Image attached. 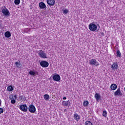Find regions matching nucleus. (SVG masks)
<instances>
[{"instance_id":"nucleus-1","label":"nucleus","mask_w":125,"mask_h":125,"mask_svg":"<svg viewBox=\"0 0 125 125\" xmlns=\"http://www.w3.org/2000/svg\"><path fill=\"white\" fill-rule=\"evenodd\" d=\"M89 29L92 32H95L97 30V25L94 23H91L89 25Z\"/></svg>"},{"instance_id":"nucleus-2","label":"nucleus","mask_w":125,"mask_h":125,"mask_svg":"<svg viewBox=\"0 0 125 125\" xmlns=\"http://www.w3.org/2000/svg\"><path fill=\"white\" fill-rule=\"evenodd\" d=\"M37 53L39 54V56L41 58H47L46 57V53H45L44 51H42V50L38 51Z\"/></svg>"},{"instance_id":"nucleus-3","label":"nucleus","mask_w":125,"mask_h":125,"mask_svg":"<svg viewBox=\"0 0 125 125\" xmlns=\"http://www.w3.org/2000/svg\"><path fill=\"white\" fill-rule=\"evenodd\" d=\"M19 108L22 112H27L28 111V106L26 104L19 105Z\"/></svg>"},{"instance_id":"nucleus-4","label":"nucleus","mask_w":125,"mask_h":125,"mask_svg":"<svg viewBox=\"0 0 125 125\" xmlns=\"http://www.w3.org/2000/svg\"><path fill=\"white\" fill-rule=\"evenodd\" d=\"M1 12L5 16H9V15H10L9 11L5 7H4V9H2Z\"/></svg>"},{"instance_id":"nucleus-5","label":"nucleus","mask_w":125,"mask_h":125,"mask_svg":"<svg viewBox=\"0 0 125 125\" xmlns=\"http://www.w3.org/2000/svg\"><path fill=\"white\" fill-rule=\"evenodd\" d=\"M28 110L32 114H35V112H36V107L33 104H30L28 107Z\"/></svg>"},{"instance_id":"nucleus-6","label":"nucleus","mask_w":125,"mask_h":125,"mask_svg":"<svg viewBox=\"0 0 125 125\" xmlns=\"http://www.w3.org/2000/svg\"><path fill=\"white\" fill-rule=\"evenodd\" d=\"M40 65L43 68H47V66L49 65L48 62H46V61H42L40 62Z\"/></svg>"},{"instance_id":"nucleus-7","label":"nucleus","mask_w":125,"mask_h":125,"mask_svg":"<svg viewBox=\"0 0 125 125\" xmlns=\"http://www.w3.org/2000/svg\"><path fill=\"white\" fill-rule=\"evenodd\" d=\"M89 64L94 65L96 67H97V66H99V63H98V62H97L95 59L91 60L89 62Z\"/></svg>"},{"instance_id":"nucleus-8","label":"nucleus","mask_w":125,"mask_h":125,"mask_svg":"<svg viewBox=\"0 0 125 125\" xmlns=\"http://www.w3.org/2000/svg\"><path fill=\"white\" fill-rule=\"evenodd\" d=\"M115 96H122L123 95V93L121 91V89L119 88L114 93Z\"/></svg>"},{"instance_id":"nucleus-9","label":"nucleus","mask_w":125,"mask_h":125,"mask_svg":"<svg viewBox=\"0 0 125 125\" xmlns=\"http://www.w3.org/2000/svg\"><path fill=\"white\" fill-rule=\"evenodd\" d=\"M39 6L40 9H46V5L43 2H41L39 4Z\"/></svg>"},{"instance_id":"nucleus-10","label":"nucleus","mask_w":125,"mask_h":125,"mask_svg":"<svg viewBox=\"0 0 125 125\" xmlns=\"http://www.w3.org/2000/svg\"><path fill=\"white\" fill-rule=\"evenodd\" d=\"M11 103L12 104H15L16 103V99H17V96L16 95H13L12 96V98H11Z\"/></svg>"},{"instance_id":"nucleus-11","label":"nucleus","mask_w":125,"mask_h":125,"mask_svg":"<svg viewBox=\"0 0 125 125\" xmlns=\"http://www.w3.org/2000/svg\"><path fill=\"white\" fill-rule=\"evenodd\" d=\"M53 79L56 82H59V81L61 80L60 76H59L58 74L54 75L53 77Z\"/></svg>"},{"instance_id":"nucleus-12","label":"nucleus","mask_w":125,"mask_h":125,"mask_svg":"<svg viewBox=\"0 0 125 125\" xmlns=\"http://www.w3.org/2000/svg\"><path fill=\"white\" fill-rule=\"evenodd\" d=\"M47 2L49 5L53 6L55 4V0H47Z\"/></svg>"},{"instance_id":"nucleus-13","label":"nucleus","mask_w":125,"mask_h":125,"mask_svg":"<svg viewBox=\"0 0 125 125\" xmlns=\"http://www.w3.org/2000/svg\"><path fill=\"white\" fill-rule=\"evenodd\" d=\"M119 67V65H118L117 62H114L112 65H111V69L112 70H117Z\"/></svg>"},{"instance_id":"nucleus-14","label":"nucleus","mask_w":125,"mask_h":125,"mask_svg":"<svg viewBox=\"0 0 125 125\" xmlns=\"http://www.w3.org/2000/svg\"><path fill=\"white\" fill-rule=\"evenodd\" d=\"M73 118L75 121H79L81 119V117L78 114L75 113L74 114Z\"/></svg>"},{"instance_id":"nucleus-15","label":"nucleus","mask_w":125,"mask_h":125,"mask_svg":"<svg viewBox=\"0 0 125 125\" xmlns=\"http://www.w3.org/2000/svg\"><path fill=\"white\" fill-rule=\"evenodd\" d=\"M117 84L113 83L110 85V88L112 90H116L117 89Z\"/></svg>"},{"instance_id":"nucleus-16","label":"nucleus","mask_w":125,"mask_h":125,"mask_svg":"<svg viewBox=\"0 0 125 125\" xmlns=\"http://www.w3.org/2000/svg\"><path fill=\"white\" fill-rule=\"evenodd\" d=\"M70 101H63L62 102V105L63 106H65V107H67V106H68V105H70Z\"/></svg>"},{"instance_id":"nucleus-17","label":"nucleus","mask_w":125,"mask_h":125,"mask_svg":"<svg viewBox=\"0 0 125 125\" xmlns=\"http://www.w3.org/2000/svg\"><path fill=\"white\" fill-rule=\"evenodd\" d=\"M4 35L6 38H10L11 37V33L9 31L6 32Z\"/></svg>"},{"instance_id":"nucleus-18","label":"nucleus","mask_w":125,"mask_h":125,"mask_svg":"<svg viewBox=\"0 0 125 125\" xmlns=\"http://www.w3.org/2000/svg\"><path fill=\"white\" fill-rule=\"evenodd\" d=\"M29 75H31V76H36V75H37V74H38V73L36 72H34L33 71H30L29 72Z\"/></svg>"},{"instance_id":"nucleus-19","label":"nucleus","mask_w":125,"mask_h":125,"mask_svg":"<svg viewBox=\"0 0 125 125\" xmlns=\"http://www.w3.org/2000/svg\"><path fill=\"white\" fill-rule=\"evenodd\" d=\"M43 97L44 100H49V95L48 94H45Z\"/></svg>"},{"instance_id":"nucleus-20","label":"nucleus","mask_w":125,"mask_h":125,"mask_svg":"<svg viewBox=\"0 0 125 125\" xmlns=\"http://www.w3.org/2000/svg\"><path fill=\"white\" fill-rule=\"evenodd\" d=\"M95 97L96 100H99L101 98L100 95H99L97 93L95 94Z\"/></svg>"},{"instance_id":"nucleus-21","label":"nucleus","mask_w":125,"mask_h":125,"mask_svg":"<svg viewBox=\"0 0 125 125\" xmlns=\"http://www.w3.org/2000/svg\"><path fill=\"white\" fill-rule=\"evenodd\" d=\"M116 54L117 57H121L122 56V54H121V52L119 50L117 51Z\"/></svg>"},{"instance_id":"nucleus-22","label":"nucleus","mask_w":125,"mask_h":125,"mask_svg":"<svg viewBox=\"0 0 125 125\" xmlns=\"http://www.w3.org/2000/svg\"><path fill=\"white\" fill-rule=\"evenodd\" d=\"M14 88L12 86H9L7 87V90L8 91H12L13 90Z\"/></svg>"},{"instance_id":"nucleus-23","label":"nucleus","mask_w":125,"mask_h":125,"mask_svg":"<svg viewBox=\"0 0 125 125\" xmlns=\"http://www.w3.org/2000/svg\"><path fill=\"white\" fill-rule=\"evenodd\" d=\"M89 104V103H88V101H85L83 102V105L85 107V106H87V105H88Z\"/></svg>"},{"instance_id":"nucleus-24","label":"nucleus","mask_w":125,"mask_h":125,"mask_svg":"<svg viewBox=\"0 0 125 125\" xmlns=\"http://www.w3.org/2000/svg\"><path fill=\"white\" fill-rule=\"evenodd\" d=\"M14 3L16 5H18V4H20V0H15Z\"/></svg>"},{"instance_id":"nucleus-25","label":"nucleus","mask_w":125,"mask_h":125,"mask_svg":"<svg viewBox=\"0 0 125 125\" xmlns=\"http://www.w3.org/2000/svg\"><path fill=\"white\" fill-rule=\"evenodd\" d=\"M103 116L106 118V117H107V111L104 110L103 112Z\"/></svg>"},{"instance_id":"nucleus-26","label":"nucleus","mask_w":125,"mask_h":125,"mask_svg":"<svg viewBox=\"0 0 125 125\" xmlns=\"http://www.w3.org/2000/svg\"><path fill=\"white\" fill-rule=\"evenodd\" d=\"M85 125H92V123L90 121H86L85 123Z\"/></svg>"},{"instance_id":"nucleus-27","label":"nucleus","mask_w":125,"mask_h":125,"mask_svg":"<svg viewBox=\"0 0 125 125\" xmlns=\"http://www.w3.org/2000/svg\"><path fill=\"white\" fill-rule=\"evenodd\" d=\"M15 65H16L17 67L18 68H20V66H21V64L17 62H15Z\"/></svg>"},{"instance_id":"nucleus-28","label":"nucleus","mask_w":125,"mask_h":125,"mask_svg":"<svg viewBox=\"0 0 125 125\" xmlns=\"http://www.w3.org/2000/svg\"><path fill=\"white\" fill-rule=\"evenodd\" d=\"M63 13L64 14H67L68 13V10L67 9H65L63 11Z\"/></svg>"},{"instance_id":"nucleus-29","label":"nucleus","mask_w":125,"mask_h":125,"mask_svg":"<svg viewBox=\"0 0 125 125\" xmlns=\"http://www.w3.org/2000/svg\"><path fill=\"white\" fill-rule=\"evenodd\" d=\"M2 113H3V109L0 108V114H2Z\"/></svg>"},{"instance_id":"nucleus-30","label":"nucleus","mask_w":125,"mask_h":125,"mask_svg":"<svg viewBox=\"0 0 125 125\" xmlns=\"http://www.w3.org/2000/svg\"><path fill=\"white\" fill-rule=\"evenodd\" d=\"M19 98H20V100H23V97L20 96V97H19Z\"/></svg>"},{"instance_id":"nucleus-31","label":"nucleus","mask_w":125,"mask_h":125,"mask_svg":"<svg viewBox=\"0 0 125 125\" xmlns=\"http://www.w3.org/2000/svg\"><path fill=\"white\" fill-rule=\"evenodd\" d=\"M101 35H102V36H103V37L104 36V33H103V32H102L101 33Z\"/></svg>"},{"instance_id":"nucleus-32","label":"nucleus","mask_w":125,"mask_h":125,"mask_svg":"<svg viewBox=\"0 0 125 125\" xmlns=\"http://www.w3.org/2000/svg\"><path fill=\"white\" fill-rule=\"evenodd\" d=\"M63 100H65L67 99V98H66V97H64L63 98Z\"/></svg>"},{"instance_id":"nucleus-33","label":"nucleus","mask_w":125,"mask_h":125,"mask_svg":"<svg viewBox=\"0 0 125 125\" xmlns=\"http://www.w3.org/2000/svg\"><path fill=\"white\" fill-rule=\"evenodd\" d=\"M1 106V100L0 99V106Z\"/></svg>"}]
</instances>
